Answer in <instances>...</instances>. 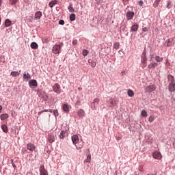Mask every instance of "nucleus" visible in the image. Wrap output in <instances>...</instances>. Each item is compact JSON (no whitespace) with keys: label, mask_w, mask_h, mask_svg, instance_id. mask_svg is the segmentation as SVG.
<instances>
[{"label":"nucleus","mask_w":175,"mask_h":175,"mask_svg":"<svg viewBox=\"0 0 175 175\" xmlns=\"http://www.w3.org/2000/svg\"><path fill=\"white\" fill-rule=\"evenodd\" d=\"M40 17H42V12H36L34 16V18H36V20H40Z\"/></svg>","instance_id":"nucleus-12"},{"label":"nucleus","mask_w":175,"mask_h":175,"mask_svg":"<svg viewBox=\"0 0 175 175\" xmlns=\"http://www.w3.org/2000/svg\"><path fill=\"white\" fill-rule=\"evenodd\" d=\"M155 59H156V61L157 62H161L162 61L163 58L162 57H159V56H157Z\"/></svg>","instance_id":"nucleus-34"},{"label":"nucleus","mask_w":175,"mask_h":175,"mask_svg":"<svg viewBox=\"0 0 175 175\" xmlns=\"http://www.w3.org/2000/svg\"><path fill=\"white\" fill-rule=\"evenodd\" d=\"M135 16V12L129 11L126 14V20H132Z\"/></svg>","instance_id":"nucleus-8"},{"label":"nucleus","mask_w":175,"mask_h":175,"mask_svg":"<svg viewBox=\"0 0 175 175\" xmlns=\"http://www.w3.org/2000/svg\"><path fill=\"white\" fill-rule=\"evenodd\" d=\"M85 162H91V154L88 155Z\"/></svg>","instance_id":"nucleus-36"},{"label":"nucleus","mask_w":175,"mask_h":175,"mask_svg":"<svg viewBox=\"0 0 175 175\" xmlns=\"http://www.w3.org/2000/svg\"><path fill=\"white\" fill-rule=\"evenodd\" d=\"M72 44H73L74 46H76V44H77V40H74L72 41Z\"/></svg>","instance_id":"nucleus-41"},{"label":"nucleus","mask_w":175,"mask_h":175,"mask_svg":"<svg viewBox=\"0 0 175 175\" xmlns=\"http://www.w3.org/2000/svg\"><path fill=\"white\" fill-rule=\"evenodd\" d=\"M6 118H9V114L4 113L0 116V119L1 120V121H4V120H6Z\"/></svg>","instance_id":"nucleus-16"},{"label":"nucleus","mask_w":175,"mask_h":175,"mask_svg":"<svg viewBox=\"0 0 175 175\" xmlns=\"http://www.w3.org/2000/svg\"><path fill=\"white\" fill-rule=\"evenodd\" d=\"M113 47H114V49H116V50H118V49H119V47H120V43H118V42L115 43L114 45H113Z\"/></svg>","instance_id":"nucleus-31"},{"label":"nucleus","mask_w":175,"mask_h":175,"mask_svg":"<svg viewBox=\"0 0 175 175\" xmlns=\"http://www.w3.org/2000/svg\"><path fill=\"white\" fill-rule=\"evenodd\" d=\"M127 94H128L129 96H130L131 98H133V96H135V93L132 91V90H129L127 91Z\"/></svg>","instance_id":"nucleus-27"},{"label":"nucleus","mask_w":175,"mask_h":175,"mask_svg":"<svg viewBox=\"0 0 175 175\" xmlns=\"http://www.w3.org/2000/svg\"><path fill=\"white\" fill-rule=\"evenodd\" d=\"M152 157H154V153L152 154Z\"/></svg>","instance_id":"nucleus-54"},{"label":"nucleus","mask_w":175,"mask_h":175,"mask_svg":"<svg viewBox=\"0 0 175 175\" xmlns=\"http://www.w3.org/2000/svg\"><path fill=\"white\" fill-rule=\"evenodd\" d=\"M53 90L56 94H61V86L58 83H55L53 86Z\"/></svg>","instance_id":"nucleus-4"},{"label":"nucleus","mask_w":175,"mask_h":175,"mask_svg":"<svg viewBox=\"0 0 175 175\" xmlns=\"http://www.w3.org/2000/svg\"><path fill=\"white\" fill-rule=\"evenodd\" d=\"M55 135L54 133H52V134L49 135L48 136V142L49 143H53V142H55Z\"/></svg>","instance_id":"nucleus-9"},{"label":"nucleus","mask_w":175,"mask_h":175,"mask_svg":"<svg viewBox=\"0 0 175 175\" xmlns=\"http://www.w3.org/2000/svg\"><path fill=\"white\" fill-rule=\"evenodd\" d=\"M137 29H139V25L138 24H135L133 25H132L131 27V31H133L134 32H136V31H137Z\"/></svg>","instance_id":"nucleus-19"},{"label":"nucleus","mask_w":175,"mask_h":175,"mask_svg":"<svg viewBox=\"0 0 175 175\" xmlns=\"http://www.w3.org/2000/svg\"><path fill=\"white\" fill-rule=\"evenodd\" d=\"M82 54L83 57H87V55H88V51L84 49L82 52Z\"/></svg>","instance_id":"nucleus-30"},{"label":"nucleus","mask_w":175,"mask_h":175,"mask_svg":"<svg viewBox=\"0 0 175 175\" xmlns=\"http://www.w3.org/2000/svg\"><path fill=\"white\" fill-rule=\"evenodd\" d=\"M167 80L168 81H170V83H174V77L170 75L167 76Z\"/></svg>","instance_id":"nucleus-24"},{"label":"nucleus","mask_w":175,"mask_h":175,"mask_svg":"<svg viewBox=\"0 0 175 175\" xmlns=\"http://www.w3.org/2000/svg\"><path fill=\"white\" fill-rule=\"evenodd\" d=\"M49 111H50V113H53V109H50Z\"/></svg>","instance_id":"nucleus-50"},{"label":"nucleus","mask_w":175,"mask_h":175,"mask_svg":"<svg viewBox=\"0 0 175 175\" xmlns=\"http://www.w3.org/2000/svg\"><path fill=\"white\" fill-rule=\"evenodd\" d=\"M10 25H12V21H10V20L9 19H6L5 21V27H10Z\"/></svg>","instance_id":"nucleus-22"},{"label":"nucleus","mask_w":175,"mask_h":175,"mask_svg":"<svg viewBox=\"0 0 175 175\" xmlns=\"http://www.w3.org/2000/svg\"><path fill=\"white\" fill-rule=\"evenodd\" d=\"M65 135H66V132L65 131H62L59 134L60 139H65Z\"/></svg>","instance_id":"nucleus-23"},{"label":"nucleus","mask_w":175,"mask_h":175,"mask_svg":"<svg viewBox=\"0 0 175 175\" xmlns=\"http://www.w3.org/2000/svg\"><path fill=\"white\" fill-rule=\"evenodd\" d=\"M42 113H43V111H39L38 112V116H40V114H42Z\"/></svg>","instance_id":"nucleus-44"},{"label":"nucleus","mask_w":175,"mask_h":175,"mask_svg":"<svg viewBox=\"0 0 175 175\" xmlns=\"http://www.w3.org/2000/svg\"><path fill=\"white\" fill-rule=\"evenodd\" d=\"M141 61L144 64V62H146V55H142Z\"/></svg>","instance_id":"nucleus-35"},{"label":"nucleus","mask_w":175,"mask_h":175,"mask_svg":"<svg viewBox=\"0 0 175 175\" xmlns=\"http://www.w3.org/2000/svg\"><path fill=\"white\" fill-rule=\"evenodd\" d=\"M19 73L17 71H12L11 72V76H14V77H17V76H19Z\"/></svg>","instance_id":"nucleus-29"},{"label":"nucleus","mask_w":175,"mask_h":175,"mask_svg":"<svg viewBox=\"0 0 175 175\" xmlns=\"http://www.w3.org/2000/svg\"><path fill=\"white\" fill-rule=\"evenodd\" d=\"M70 21H75L76 20V14H71L70 16Z\"/></svg>","instance_id":"nucleus-28"},{"label":"nucleus","mask_w":175,"mask_h":175,"mask_svg":"<svg viewBox=\"0 0 175 175\" xmlns=\"http://www.w3.org/2000/svg\"><path fill=\"white\" fill-rule=\"evenodd\" d=\"M23 79H25V80H29V79H31V75H29V73H24L23 74Z\"/></svg>","instance_id":"nucleus-26"},{"label":"nucleus","mask_w":175,"mask_h":175,"mask_svg":"<svg viewBox=\"0 0 175 175\" xmlns=\"http://www.w3.org/2000/svg\"><path fill=\"white\" fill-rule=\"evenodd\" d=\"M53 114H54V116H55V117L58 116V110L54 109Z\"/></svg>","instance_id":"nucleus-37"},{"label":"nucleus","mask_w":175,"mask_h":175,"mask_svg":"<svg viewBox=\"0 0 175 175\" xmlns=\"http://www.w3.org/2000/svg\"><path fill=\"white\" fill-rule=\"evenodd\" d=\"M30 46L33 50H38L39 45H38V43L33 42L31 43Z\"/></svg>","instance_id":"nucleus-13"},{"label":"nucleus","mask_w":175,"mask_h":175,"mask_svg":"<svg viewBox=\"0 0 175 175\" xmlns=\"http://www.w3.org/2000/svg\"><path fill=\"white\" fill-rule=\"evenodd\" d=\"M154 66H157V64H154Z\"/></svg>","instance_id":"nucleus-53"},{"label":"nucleus","mask_w":175,"mask_h":175,"mask_svg":"<svg viewBox=\"0 0 175 175\" xmlns=\"http://www.w3.org/2000/svg\"><path fill=\"white\" fill-rule=\"evenodd\" d=\"M40 175H49V172L44 168V165H41L40 167Z\"/></svg>","instance_id":"nucleus-6"},{"label":"nucleus","mask_w":175,"mask_h":175,"mask_svg":"<svg viewBox=\"0 0 175 175\" xmlns=\"http://www.w3.org/2000/svg\"><path fill=\"white\" fill-rule=\"evenodd\" d=\"M148 175H152V174H148Z\"/></svg>","instance_id":"nucleus-55"},{"label":"nucleus","mask_w":175,"mask_h":175,"mask_svg":"<svg viewBox=\"0 0 175 175\" xmlns=\"http://www.w3.org/2000/svg\"><path fill=\"white\" fill-rule=\"evenodd\" d=\"M174 37L166 40L164 42V46H165V47H172V46H174Z\"/></svg>","instance_id":"nucleus-2"},{"label":"nucleus","mask_w":175,"mask_h":175,"mask_svg":"<svg viewBox=\"0 0 175 175\" xmlns=\"http://www.w3.org/2000/svg\"><path fill=\"white\" fill-rule=\"evenodd\" d=\"M59 24L60 25H64V24H65V21H64V20H60V21H59Z\"/></svg>","instance_id":"nucleus-38"},{"label":"nucleus","mask_w":175,"mask_h":175,"mask_svg":"<svg viewBox=\"0 0 175 175\" xmlns=\"http://www.w3.org/2000/svg\"><path fill=\"white\" fill-rule=\"evenodd\" d=\"M64 46L62 43L59 44H56L53 47V53L54 54H59L61 53V47Z\"/></svg>","instance_id":"nucleus-1"},{"label":"nucleus","mask_w":175,"mask_h":175,"mask_svg":"<svg viewBox=\"0 0 175 175\" xmlns=\"http://www.w3.org/2000/svg\"><path fill=\"white\" fill-rule=\"evenodd\" d=\"M99 101H100L99 98H96L92 103L91 106L93 110H96V107H98V105H99Z\"/></svg>","instance_id":"nucleus-3"},{"label":"nucleus","mask_w":175,"mask_h":175,"mask_svg":"<svg viewBox=\"0 0 175 175\" xmlns=\"http://www.w3.org/2000/svg\"><path fill=\"white\" fill-rule=\"evenodd\" d=\"M68 9L70 13H73V12H75V9L72 6H69Z\"/></svg>","instance_id":"nucleus-32"},{"label":"nucleus","mask_w":175,"mask_h":175,"mask_svg":"<svg viewBox=\"0 0 175 175\" xmlns=\"http://www.w3.org/2000/svg\"><path fill=\"white\" fill-rule=\"evenodd\" d=\"M88 62H89V64H90V65L92 68H95V66H96V62H94L93 60L89 59Z\"/></svg>","instance_id":"nucleus-25"},{"label":"nucleus","mask_w":175,"mask_h":175,"mask_svg":"<svg viewBox=\"0 0 175 175\" xmlns=\"http://www.w3.org/2000/svg\"><path fill=\"white\" fill-rule=\"evenodd\" d=\"M47 111H49V109L42 110V113L47 112Z\"/></svg>","instance_id":"nucleus-43"},{"label":"nucleus","mask_w":175,"mask_h":175,"mask_svg":"<svg viewBox=\"0 0 175 175\" xmlns=\"http://www.w3.org/2000/svg\"><path fill=\"white\" fill-rule=\"evenodd\" d=\"M11 2V4L14 5L17 3V0H10Z\"/></svg>","instance_id":"nucleus-39"},{"label":"nucleus","mask_w":175,"mask_h":175,"mask_svg":"<svg viewBox=\"0 0 175 175\" xmlns=\"http://www.w3.org/2000/svg\"><path fill=\"white\" fill-rule=\"evenodd\" d=\"M152 91H154V85H150L146 88V92H152Z\"/></svg>","instance_id":"nucleus-18"},{"label":"nucleus","mask_w":175,"mask_h":175,"mask_svg":"<svg viewBox=\"0 0 175 175\" xmlns=\"http://www.w3.org/2000/svg\"><path fill=\"white\" fill-rule=\"evenodd\" d=\"M2 62V57H0V63Z\"/></svg>","instance_id":"nucleus-48"},{"label":"nucleus","mask_w":175,"mask_h":175,"mask_svg":"<svg viewBox=\"0 0 175 175\" xmlns=\"http://www.w3.org/2000/svg\"><path fill=\"white\" fill-rule=\"evenodd\" d=\"M79 91H81L83 90L82 88H78Z\"/></svg>","instance_id":"nucleus-46"},{"label":"nucleus","mask_w":175,"mask_h":175,"mask_svg":"<svg viewBox=\"0 0 175 175\" xmlns=\"http://www.w3.org/2000/svg\"><path fill=\"white\" fill-rule=\"evenodd\" d=\"M71 140L72 142V144H74V146H76V144L79 143V141L80 140V139L79 138V135H74L71 137Z\"/></svg>","instance_id":"nucleus-5"},{"label":"nucleus","mask_w":175,"mask_h":175,"mask_svg":"<svg viewBox=\"0 0 175 175\" xmlns=\"http://www.w3.org/2000/svg\"><path fill=\"white\" fill-rule=\"evenodd\" d=\"M77 116L79 118H84L85 117V111L82 109H80L77 111Z\"/></svg>","instance_id":"nucleus-7"},{"label":"nucleus","mask_w":175,"mask_h":175,"mask_svg":"<svg viewBox=\"0 0 175 175\" xmlns=\"http://www.w3.org/2000/svg\"><path fill=\"white\" fill-rule=\"evenodd\" d=\"M63 110L66 111V113H68V111H69V105H68V104L63 105Z\"/></svg>","instance_id":"nucleus-21"},{"label":"nucleus","mask_w":175,"mask_h":175,"mask_svg":"<svg viewBox=\"0 0 175 175\" xmlns=\"http://www.w3.org/2000/svg\"><path fill=\"white\" fill-rule=\"evenodd\" d=\"M29 85H32V87H38V82L36 80H30L29 82Z\"/></svg>","instance_id":"nucleus-15"},{"label":"nucleus","mask_w":175,"mask_h":175,"mask_svg":"<svg viewBox=\"0 0 175 175\" xmlns=\"http://www.w3.org/2000/svg\"><path fill=\"white\" fill-rule=\"evenodd\" d=\"M27 150H29V151H35V150H36V147L35 146V145H33V144H31L29 143L27 144Z\"/></svg>","instance_id":"nucleus-10"},{"label":"nucleus","mask_w":175,"mask_h":175,"mask_svg":"<svg viewBox=\"0 0 175 175\" xmlns=\"http://www.w3.org/2000/svg\"><path fill=\"white\" fill-rule=\"evenodd\" d=\"M154 159H161L162 158V155L161 154V152H154Z\"/></svg>","instance_id":"nucleus-14"},{"label":"nucleus","mask_w":175,"mask_h":175,"mask_svg":"<svg viewBox=\"0 0 175 175\" xmlns=\"http://www.w3.org/2000/svg\"><path fill=\"white\" fill-rule=\"evenodd\" d=\"M142 31H143L144 32H147V28H146V27L143 28V29H142Z\"/></svg>","instance_id":"nucleus-42"},{"label":"nucleus","mask_w":175,"mask_h":175,"mask_svg":"<svg viewBox=\"0 0 175 175\" xmlns=\"http://www.w3.org/2000/svg\"><path fill=\"white\" fill-rule=\"evenodd\" d=\"M1 20H2V18H1V17H0V24H1Z\"/></svg>","instance_id":"nucleus-51"},{"label":"nucleus","mask_w":175,"mask_h":175,"mask_svg":"<svg viewBox=\"0 0 175 175\" xmlns=\"http://www.w3.org/2000/svg\"><path fill=\"white\" fill-rule=\"evenodd\" d=\"M83 144L79 145V148H83Z\"/></svg>","instance_id":"nucleus-47"},{"label":"nucleus","mask_w":175,"mask_h":175,"mask_svg":"<svg viewBox=\"0 0 175 175\" xmlns=\"http://www.w3.org/2000/svg\"><path fill=\"white\" fill-rule=\"evenodd\" d=\"M143 3H144V2H143V1H142V0L138 2V5H139V6H143Z\"/></svg>","instance_id":"nucleus-40"},{"label":"nucleus","mask_w":175,"mask_h":175,"mask_svg":"<svg viewBox=\"0 0 175 175\" xmlns=\"http://www.w3.org/2000/svg\"><path fill=\"white\" fill-rule=\"evenodd\" d=\"M1 129L5 133H8V132H9V130L8 129V126L6 124H3L1 126Z\"/></svg>","instance_id":"nucleus-20"},{"label":"nucleus","mask_w":175,"mask_h":175,"mask_svg":"<svg viewBox=\"0 0 175 175\" xmlns=\"http://www.w3.org/2000/svg\"><path fill=\"white\" fill-rule=\"evenodd\" d=\"M142 117H147V112L145 110L142 111Z\"/></svg>","instance_id":"nucleus-33"},{"label":"nucleus","mask_w":175,"mask_h":175,"mask_svg":"<svg viewBox=\"0 0 175 175\" xmlns=\"http://www.w3.org/2000/svg\"><path fill=\"white\" fill-rule=\"evenodd\" d=\"M168 90L170 92H173L175 90V83H170Z\"/></svg>","instance_id":"nucleus-11"},{"label":"nucleus","mask_w":175,"mask_h":175,"mask_svg":"<svg viewBox=\"0 0 175 175\" xmlns=\"http://www.w3.org/2000/svg\"><path fill=\"white\" fill-rule=\"evenodd\" d=\"M2 5V0H0V6Z\"/></svg>","instance_id":"nucleus-49"},{"label":"nucleus","mask_w":175,"mask_h":175,"mask_svg":"<svg viewBox=\"0 0 175 175\" xmlns=\"http://www.w3.org/2000/svg\"><path fill=\"white\" fill-rule=\"evenodd\" d=\"M57 3H58V1L52 0L49 2V6L50 8H53L55 5H57Z\"/></svg>","instance_id":"nucleus-17"},{"label":"nucleus","mask_w":175,"mask_h":175,"mask_svg":"<svg viewBox=\"0 0 175 175\" xmlns=\"http://www.w3.org/2000/svg\"><path fill=\"white\" fill-rule=\"evenodd\" d=\"M2 111V105H0V113Z\"/></svg>","instance_id":"nucleus-45"},{"label":"nucleus","mask_w":175,"mask_h":175,"mask_svg":"<svg viewBox=\"0 0 175 175\" xmlns=\"http://www.w3.org/2000/svg\"><path fill=\"white\" fill-rule=\"evenodd\" d=\"M161 1V0H157V2H160Z\"/></svg>","instance_id":"nucleus-52"}]
</instances>
